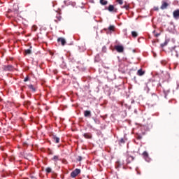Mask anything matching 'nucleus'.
Here are the masks:
<instances>
[{"label": "nucleus", "mask_w": 179, "mask_h": 179, "mask_svg": "<svg viewBox=\"0 0 179 179\" xmlns=\"http://www.w3.org/2000/svg\"><path fill=\"white\" fill-rule=\"evenodd\" d=\"M2 70L4 71V72H10V71H13V66L4 65L2 66Z\"/></svg>", "instance_id": "1"}, {"label": "nucleus", "mask_w": 179, "mask_h": 179, "mask_svg": "<svg viewBox=\"0 0 179 179\" xmlns=\"http://www.w3.org/2000/svg\"><path fill=\"white\" fill-rule=\"evenodd\" d=\"M79 174H80V169H76L71 173V177L75 178L76 177H78Z\"/></svg>", "instance_id": "2"}, {"label": "nucleus", "mask_w": 179, "mask_h": 179, "mask_svg": "<svg viewBox=\"0 0 179 179\" xmlns=\"http://www.w3.org/2000/svg\"><path fill=\"white\" fill-rule=\"evenodd\" d=\"M178 48L177 47L172 48V50H171L172 57H176V58H178V51H177Z\"/></svg>", "instance_id": "3"}, {"label": "nucleus", "mask_w": 179, "mask_h": 179, "mask_svg": "<svg viewBox=\"0 0 179 179\" xmlns=\"http://www.w3.org/2000/svg\"><path fill=\"white\" fill-rule=\"evenodd\" d=\"M13 10L14 15H19V6H17V4H14L13 6Z\"/></svg>", "instance_id": "4"}, {"label": "nucleus", "mask_w": 179, "mask_h": 179, "mask_svg": "<svg viewBox=\"0 0 179 179\" xmlns=\"http://www.w3.org/2000/svg\"><path fill=\"white\" fill-rule=\"evenodd\" d=\"M115 48L117 52H124V46L122 45H117Z\"/></svg>", "instance_id": "5"}, {"label": "nucleus", "mask_w": 179, "mask_h": 179, "mask_svg": "<svg viewBox=\"0 0 179 179\" xmlns=\"http://www.w3.org/2000/svg\"><path fill=\"white\" fill-rule=\"evenodd\" d=\"M134 160H135V158L134 157L129 156V155H128L127 157L126 162H127V164H129V163L134 162Z\"/></svg>", "instance_id": "6"}, {"label": "nucleus", "mask_w": 179, "mask_h": 179, "mask_svg": "<svg viewBox=\"0 0 179 179\" xmlns=\"http://www.w3.org/2000/svg\"><path fill=\"white\" fill-rule=\"evenodd\" d=\"M58 43H61L62 45H65L66 44V41L64 38H59L57 39Z\"/></svg>", "instance_id": "7"}, {"label": "nucleus", "mask_w": 179, "mask_h": 179, "mask_svg": "<svg viewBox=\"0 0 179 179\" xmlns=\"http://www.w3.org/2000/svg\"><path fill=\"white\" fill-rule=\"evenodd\" d=\"M174 19H179V10H176L173 13Z\"/></svg>", "instance_id": "8"}, {"label": "nucleus", "mask_w": 179, "mask_h": 179, "mask_svg": "<svg viewBox=\"0 0 179 179\" xmlns=\"http://www.w3.org/2000/svg\"><path fill=\"white\" fill-rule=\"evenodd\" d=\"M84 117H92V112L90 110L84 111Z\"/></svg>", "instance_id": "9"}, {"label": "nucleus", "mask_w": 179, "mask_h": 179, "mask_svg": "<svg viewBox=\"0 0 179 179\" xmlns=\"http://www.w3.org/2000/svg\"><path fill=\"white\" fill-rule=\"evenodd\" d=\"M167 6H169V3L166 1H162L161 9H162V10L164 9H167Z\"/></svg>", "instance_id": "10"}, {"label": "nucleus", "mask_w": 179, "mask_h": 179, "mask_svg": "<svg viewBox=\"0 0 179 179\" xmlns=\"http://www.w3.org/2000/svg\"><path fill=\"white\" fill-rule=\"evenodd\" d=\"M108 10L109 12H117V8H114L113 5H109Z\"/></svg>", "instance_id": "11"}, {"label": "nucleus", "mask_w": 179, "mask_h": 179, "mask_svg": "<svg viewBox=\"0 0 179 179\" xmlns=\"http://www.w3.org/2000/svg\"><path fill=\"white\" fill-rule=\"evenodd\" d=\"M52 139L53 142H55V143H58L59 142V138L57 137V136L55 135L52 136Z\"/></svg>", "instance_id": "12"}, {"label": "nucleus", "mask_w": 179, "mask_h": 179, "mask_svg": "<svg viewBox=\"0 0 179 179\" xmlns=\"http://www.w3.org/2000/svg\"><path fill=\"white\" fill-rule=\"evenodd\" d=\"M31 105V102H30V101H24V106L26 107V108H29V107H30Z\"/></svg>", "instance_id": "13"}, {"label": "nucleus", "mask_w": 179, "mask_h": 179, "mask_svg": "<svg viewBox=\"0 0 179 179\" xmlns=\"http://www.w3.org/2000/svg\"><path fill=\"white\" fill-rule=\"evenodd\" d=\"M19 14H15L14 12H13L11 14H6V17H8V19H10V17H16Z\"/></svg>", "instance_id": "14"}, {"label": "nucleus", "mask_w": 179, "mask_h": 179, "mask_svg": "<svg viewBox=\"0 0 179 179\" xmlns=\"http://www.w3.org/2000/svg\"><path fill=\"white\" fill-rule=\"evenodd\" d=\"M83 136L86 139H92V134H90V133H85L83 134Z\"/></svg>", "instance_id": "15"}, {"label": "nucleus", "mask_w": 179, "mask_h": 179, "mask_svg": "<svg viewBox=\"0 0 179 179\" xmlns=\"http://www.w3.org/2000/svg\"><path fill=\"white\" fill-rule=\"evenodd\" d=\"M137 75L138 76H143V75H145V71L142 70V69L138 70L137 71Z\"/></svg>", "instance_id": "16"}, {"label": "nucleus", "mask_w": 179, "mask_h": 179, "mask_svg": "<svg viewBox=\"0 0 179 179\" xmlns=\"http://www.w3.org/2000/svg\"><path fill=\"white\" fill-rule=\"evenodd\" d=\"M31 54V49H27L24 52V55H30Z\"/></svg>", "instance_id": "17"}, {"label": "nucleus", "mask_w": 179, "mask_h": 179, "mask_svg": "<svg viewBox=\"0 0 179 179\" xmlns=\"http://www.w3.org/2000/svg\"><path fill=\"white\" fill-rule=\"evenodd\" d=\"M52 160H53V162H58V160H59V156L58 155H55L52 158Z\"/></svg>", "instance_id": "18"}, {"label": "nucleus", "mask_w": 179, "mask_h": 179, "mask_svg": "<svg viewBox=\"0 0 179 179\" xmlns=\"http://www.w3.org/2000/svg\"><path fill=\"white\" fill-rule=\"evenodd\" d=\"M99 2L101 5H107V3H108V1H107L106 0H100Z\"/></svg>", "instance_id": "19"}, {"label": "nucleus", "mask_w": 179, "mask_h": 179, "mask_svg": "<svg viewBox=\"0 0 179 179\" xmlns=\"http://www.w3.org/2000/svg\"><path fill=\"white\" fill-rule=\"evenodd\" d=\"M61 21V15H57L56 16V19H55V22H56L57 23V22H60Z\"/></svg>", "instance_id": "20"}, {"label": "nucleus", "mask_w": 179, "mask_h": 179, "mask_svg": "<svg viewBox=\"0 0 179 179\" xmlns=\"http://www.w3.org/2000/svg\"><path fill=\"white\" fill-rule=\"evenodd\" d=\"M131 36H132V37H134L135 38L138 37V33L135 31H131Z\"/></svg>", "instance_id": "21"}, {"label": "nucleus", "mask_w": 179, "mask_h": 179, "mask_svg": "<svg viewBox=\"0 0 179 179\" xmlns=\"http://www.w3.org/2000/svg\"><path fill=\"white\" fill-rule=\"evenodd\" d=\"M28 87L29 89H31V90H32V92H36V88L34 87V86H33V85H29Z\"/></svg>", "instance_id": "22"}, {"label": "nucleus", "mask_w": 179, "mask_h": 179, "mask_svg": "<svg viewBox=\"0 0 179 179\" xmlns=\"http://www.w3.org/2000/svg\"><path fill=\"white\" fill-rule=\"evenodd\" d=\"M115 29V27L114 25H110L108 27V30H110V31H114Z\"/></svg>", "instance_id": "23"}, {"label": "nucleus", "mask_w": 179, "mask_h": 179, "mask_svg": "<svg viewBox=\"0 0 179 179\" xmlns=\"http://www.w3.org/2000/svg\"><path fill=\"white\" fill-rule=\"evenodd\" d=\"M143 156L145 157V159H148V157H149V154H148V152L145 151L143 152Z\"/></svg>", "instance_id": "24"}, {"label": "nucleus", "mask_w": 179, "mask_h": 179, "mask_svg": "<svg viewBox=\"0 0 179 179\" xmlns=\"http://www.w3.org/2000/svg\"><path fill=\"white\" fill-rule=\"evenodd\" d=\"M115 167H116V169H120V167H121V162H120V161H117L116 162Z\"/></svg>", "instance_id": "25"}, {"label": "nucleus", "mask_w": 179, "mask_h": 179, "mask_svg": "<svg viewBox=\"0 0 179 179\" xmlns=\"http://www.w3.org/2000/svg\"><path fill=\"white\" fill-rule=\"evenodd\" d=\"M45 171L48 174V173H51V171H52V169L50 167H48V168L45 169Z\"/></svg>", "instance_id": "26"}, {"label": "nucleus", "mask_w": 179, "mask_h": 179, "mask_svg": "<svg viewBox=\"0 0 179 179\" xmlns=\"http://www.w3.org/2000/svg\"><path fill=\"white\" fill-rule=\"evenodd\" d=\"M37 29H38L37 26L33 25L31 30H32V31H37Z\"/></svg>", "instance_id": "27"}, {"label": "nucleus", "mask_w": 179, "mask_h": 179, "mask_svg": "<svg viewBox=\"0 0 179 179\" xmlns=\"http://www.w3.org/2000/svg\"><path fill=\"white\" fill-rule=\"evenodd\" d=\"M125 143V140H124V138H121L120 141H119V145H122Z\"/></svg>", "instance_id": "28"}, {"label": "nucleus", "mask_w": 179, "mask_h": 179, "mask_svg": "<svg viewBox=\"0 0 179 179\" xmlns=\"http://www.w3.org/2000/svg\"><path fill=\"white\" fill-rule=\"evenodd\" d=\"M119 5H122L124 3V0H115Z\"/></svg>", "instance_id": "29"}, {"label": "nucleus", "mask_w": 179, "mask_h": 179, "mask_svg": "<svg viewBox=\"0 0 179 179\" xmlns=\"http://www.w3.org/2000/svg\"><path fill=\"white\" fill-rule=\"evenodd\" d=\"M122 8L126 9V10H129V6L128 5H124Z\"/></svg>", "instance_id": "30"}, {"label": "nucleus", "mask_w": 179, "mask_h": 179, "mask_svg": "<svg viewBox=\"0 0 179 179\" xmlns=\"http://www.w3.org/2000/svg\"><path fill=\"white\" fill-rule=\"evenodd\" d=\"M11 13H13V10L8 9L7 11V15H10Z\"/></svg>", "instance_id": "31"}, {"label": "nucleus", "mask_w": 179, "mask_h": 179, "mask_svg": "<svg viewBox=\"0 0 179 179\" xmlns=\"http://www.w3.org/2000/svg\"><path fill=\"white\" fill-rule=\"evenodd\" d=\"M136 138V139H138V141L142 140V136H141V135H137Z\"/></svg>", "instance_id": "32"}, {"label": "nucleus", "mask_w": 179, "mask_h": 179, "mask_svg": "<svg viewBox=\"0 0 179 179\" xmlns=\"http://www.w3.org/2000/svg\"><path fill=\"white\" fill-rule=\"evenodd\" d=\"M166 45H167V42L161 44V47H166Z\"/></svg>", "instance_id": "33"}, {"label": "nucleus", "mask_w": 179, "mask_h": 179, "mask_svg": "<svg viewBox=\"0 0 179 179\" xmlns=\"http://www.w3.org/2000/svg\"><path fill=\"white\" fill-rule=\"evenodd\" d=\"M29 80V77L28 76L24 79V82H28Z\"/></svg>", "instance_id": "34"}, {"label": "nucleus", "mask_w": 179, "mask_h": 179, "mask_svg": "<svg viewBox=\"0 0 179 179\" xmlns=\"http://www.w3.org/2000/svg\"><path fill=\"white\" fill-rule=\"evenodd\" d=\"M77 160H78V162H82V157L79 156Z\"/></svg>", "instance_id": "35"}, {"label": "nucleus", "mask_w": 179, "mask_h": 179, "mask_svg": "<svg viewBox=\"0 0 179 179\" xmlns=\"http://www.w3.org/2000/svg\"><path fill=\"white\" fill-rule=\"evenodd\" d=\"M30 178H31V179H37L36 177H34V176H30Z\"/></svg>", "instance_id": "36"}, {"label": "nucleus", "mask_w": 179, "mask_h": 179, "mask_svg": "<svg viewBox=\"0 0 179 179\" xmlns=\"http://www.w3.org/2000/svg\"><path fill=\"white\" fill-rule=\"evenodd\" d=\"M159 36H160V34H155V37H159Z\"/></svg>", "instance_id": "37"}, {"label": "nucleus", "mask_w": 179, "mask_h": 179, "mask_svg": "<svg viewBox=\"0 0 179 179\" xmlns=\"http://www.w3.org/2000/svg\"><path fill=\"white\" fill-rule=\"evenodd\" d=\"M49 155H54V153L52 152V151H50Z\"/></svg>", "instance_id": "38"}, {"label": "nucleus", "mask_w": 179, "mask_h": 179, "mask_svg": "<svg viewBox=\"0 0 179 179\" xmlns=\"http://www.w3.org/2000/svg\"><path fill=\"white\" fill-rule=\"evenodd\" d=\"M135 81H136V77H134Z\"/></svg>", "instance_id": "39"}, {"label": "nucleus", "mask_w": 179, "mask_h": 179, "mask_svg": "<svg viewBox=\"0 0 179 179\" xmlns=\"http://www.w3.org/2000/svg\"><path fill=\"white\" fill-rule=\"evenodd\" d=\"M154 34L156 33V31H153Z\"/></svg>", "instance_id": "40"}]
</instances>
